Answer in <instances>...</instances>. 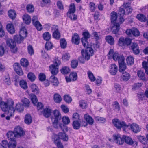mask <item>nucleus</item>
<instances>
[{
	"label": "nucleus",
	"mask_w": 148,
	"mask_h": 148,
	"mask_svg": "<svg viewBox=\"0 0 148 148\" xmlns=\"http://www.w3.org/2000/svg\"><path fill=\"white\" fill-rule=\"evenodd\" d=\"M43 114L44 116L46 118L49 117L51 115V109L46 107L43 110Z\"/></svg>",
	"instance_id": "bb28decb"
},
{
	"label": "nucleus",
	"mask_w": 148,
	"mask_h": 148,
	"mask_svg": "<svg viewBox=\"0 0 148 148\" xmlns=\"http://www.w3.org/2000/svg\"><path fill=\"white\" fill-rule=\"evenodd\" d=\"M75 11V5L73 3L70 4L69 7V10L67 12L74 13Z\"/></svg>",
	"instance_id": "3c124183"
},
{
	"label": "nucleus",
	"mask_w": 148,
	"mask_h": 148,
	"mask_svg": "<svg viewBox=\"0 0 148 148\" xmlns=\"http://www.w3.org/2000/svg\"><path fill=\"white\" fill-rule=\"evenodd\" d=\"M84 118L86 122L90 125H92L94 123V120L93 118L88 114H86L84 115Z\"/></svg>",
	"instance_id": "f3484780"
},
{
	"label": "nucleus",
	"mask_w": 148,
	"mask_h": 148,
	"mask_svg": "<svg viewBox=\"0 0 148 148\" xmlns=\"http://www.w3.org/2000/svg\"><path fill=\"white\" fill-rule=\"evenodd\" d=\"M53 99L55 102L57 103H60L61 101V97L60 95L57 93L54 95Z\"/></svg>",
	"instance_id": "ea45409f"
},
{
	"label": "nucleus",
	"mask_w": 148,
	"mask_h": 148,
	"mask_svg": "<svg viewBox=\"0 0 148 148\" xmlns=\"http://www.w3.org/2000/svg\"><path fill=\"white\" fill-rule=\"evenodd\" d=\"M22 102L23 104V106L25 107H28L29 106L30 101L27 98H24L22 100Z\"/></svg>",
	"instance_id": "864d4df0"
},
{
	"label": "nucleus",
	"mask_w": 148,
	"mask_h": 148,
	"mask_svg": "<svg viewBox=\"0 0 148 148\" xmlns=\"http://www.w3.org/2000/svg\"><path fill=\"white\" fill-rule=\"evenodd\" d=\"M86 48L85 51L83 49L81 50V53L83 57L88 60L90 59V57L93 55L94 51L92 48L88 46Z\"/></svg>",
	"instance_id": "39448f33"
},
{
	"label": "nucleus",
	"mask_w": 148,
	"mask_h": 148,
	"mask_svg": "<svg viewBox=\"0 0 148 148\" xmlns=\"http://www.w3.org/2000/svg\"><path fill=\"white\" fill-rule=\"evenodd\" d=\"M52 36L53 37L57 39H59L60 38V34L59 32L58 31H54L53 33Z\"/></svg>",
	"instance_id": "09e8293b"
},
{
	"label": "nucleus",
	"mask_w": 148,
	"mask_h": 148,
	"mask_svg": "<svg viewBox=\"0 0 148 148\" xmlns=\"http://www.w3.org/2000/svg\"><path fill=\"white\" fill-rule=\"evenodd\" d=\"M130 75L128 73L125 72L123 73L121 76V79L123 81H128L130 78Z\"/></svg>",
	"instance_id": "4be33fe9"
},
{
	"label": "nucleus",
	"mask_w": 148,
	"mask_h": 148,
	"mask_svg": "<svg viewBox=\"0 0 148 148\" xmlns=\"http://www.w3.org/2000/svg\"><path fill=\"white\" fill-rule=\"evenodd\" d=\"M136 18L141 22H145L147 20L146 16L141 14H138L136 16Z\"/></svg>",
	"instance_id": "473e14b6"
},
{
	"label": "nucleus",
	"mask_w": 148,
	"mask_h": 148,
	"mask_svg": "<svg viewBox=\"0 0 148 148\" xmlns=\"http://www.w3.org/2000/svg\"><path fill=\"white\" fill-rule=\"evenodd\" d=\"M80 38L79 35L77 33H75L72 36L71 42L72 43L78 45L80 43Z\"/></svg>",
	"instance_id": "ddd939ff"
},
{
	"label": "nucleus",
	"mask_w": 148,
	"mask_h": 148,
	"mask_svg": "<svg viewBox=\"0 0 148 148\" xmlns=\"http://www.w3.org/2000/svg\"><path fill=\"white\" fill-rule=\"evenodd\" d=\"M20 85L22 88L26 89L27 88V84L26 82L24 80H21L20 81Z\"/></svg>",
	"instance_id": "de8ad7c7"
},
{
	"label": "nucleus",
	"mask_w": 148,
	"mask_h": 148,
	"mask_svg": "<svg viewBox=\"0 0 148 148\" xmlns=\"http://www.w3.org/2000/svg\"><path fill=\"white\" fill-rule=\"evenodd\" d=\"M29 97L32 103L34 105H36L38 101L36 96L34 94H31L29 95Z\"/></svg>",
	"instance_id": "f704fd0d"
},
{
	"label": "nucleus",
	"mask_w": 148,
	"mask_h": 148,
	"mask_svg": "<svg viewBox=\"0 0 148 148\" xmlns=\"http://www.w3.org/2000/svg\"><path fill=\"white\" fill-rule=\"evenodd\" d=\"M53 47V44L51 42H47L45 45V48L47 50L52 49Z\"/></svg>",
	"instance_id": "4d7b16f0"
},
{
	"label": "nucleus",
	"mask_w": 148,
	"mask_h": 148,
	"mask_svg": "<svg viewBox=\"0 0 148 148\" xmlns=\"http://www.w3.org/2000/svg\"><path fill=\"white\" fill-rule=\"evenodd\" d=\"M110 19L112 23H116V21L117 18V13L114 11H112L110 14Z\"/></svg>",
	"instance_id": "b1692460"
},
{
	"label": "nucleus",
	"mask_w": 148,
	"mask_h": 148,
	"mask_svg": "<svg viewBox=\"0 0 148 148\" xmlns=\"http://www.w3.org/2000/svg\"><path fill=\"white\" fill-rule=\"evenodd\" d=\"M14 69L16 73L20 76L23 75V72L19 64L15 63L13 65Z\"/></svg>",
	"instance_id": "0eeeda50"
},
{
	"label": "nucleus",
	"mask_w": 148,
	"mask_h": 148,
	"mask_svg": "<svg viewBox=\"0 0 148 148\" xmlns=\"http://www.w3.org/2000/svg\"><path fill=\"white\" fill-rule=\"evenodd\" d=\"M22 18L23 21L26 24H29L31 21L30 16L27 14L23 15V16Z\"/></svg>",
	"instance_id": "5701e85b"
},
{
	"label": "nucleus",
	"mask_w": 148,
	"mask_h": 148,
	"mask_svg": "<svg viewBox=\"0 0 148 148\" xmlns=\"http://www.w3.org/2000/svg\"><path fill=\"white\" fill-rule=\"evenodd\" d=\"M106 41L110 45H113L114 42V38L110 35L107 36L106 37Z\"/></svg>",
	"instance_id": "2f4dec72"
},
{
	"label": "nucleus",
	"mask_w": 148,
	"mask_h": 148,
	"mask_svg": "<svg viewBox=\"0 0 148 148\" xmlns=\"http://www.w3.org/2000/svg\"><path fill=\"white\" fill-rule=\"evenodd\" d=\"M27 77L28 79L32 82L34 81L36 78L34 74L32 73H29L27 75Z\"/></svg>",
	"instance_id": "6e6d98bb"
},
{
	"label": "nucleus",
	"mask_w": 148,
	"mask_h": 148,
	"mask_svg": "<svg viewBox=\"0 0 148 148\" xmlns=\"http://www.w3.org/2000/svg\"><path fill=\"white\" fill-rule=\"evenodd\" d=\"M6 28L10 33L13 34L15 33V29L13 25L12 24H8L6 25Z\"/></svg>",
	"instance_id": "c85d7f7f"
},
{
	"label": "nucleus",
	"mask_w": 148,
	"mask_h": 148,
	"mask_svg": "<svg viewBox=\"0 0 148 148\" xmlns=\"http://www.w3.org/2000/svg\"><path fill=\"white\" fill-rule=\"evenodd\" d=\"M72 126L74 129L75 130H78L79 129L81 126V123L77 120H75L73 122Z\"/></svg>",
	"instance_id": "cd10ccee"
},
{
	"label": "nucleus",
	"mask_w": 148,
	"mask_h": 148,
	"mask_svg": "<svg viewBox=\"0 0 148 148\" xmlns=\"http://www.w3.org/2000/svg\"><path fill=\"white\" fill-rule=\"evenodd\" d=\"M79 106L83 109L86 108L87 104L86 102L84 100H81L79 101Z\"/></svg>",
	"instance_id": "8fccbe9b"
},
{
	"label": "nucleus",
	"mask_w": 148,
	"mask_h": 148,
	"mask_svg": "<svg viewBox=\"0 0 148 148\" xmlns=\"http://www.w3.org/2000/svg\"><path fill=\"white\" fill-rule=\"evenodd\" d=\"M53 114V117L51 119L53 125L54 127L57 128L58 121L61 119V115L59 111L57 110H54Z\"/></svg>",
	"instance_id": "20e7f679"
},
{
	"label": "nucleus",
	"mask_w": 148,
	"mask_h": 148,
	"mask_svg": "<svg viewBox=\"0 0 148 148\" xmlns=\"http://www.w3.org/2000/svg\"><path fill=\"white\" fill-rule=\"evenodd\" d=\"M6 136L8 139L10 140H16L15 138L17 137L14 132L9 131L6 134Z\"/></svg>",
	"instance_id": "aec40b11"
},
{
	"label": "nucleus",
	"mask_w": 148,
	"mask_h": 148,
	"mask_svg": "<svg viewBox=\"0 0 148 148\" xmlns=\"http://www.w3.org/2000/svg\"><path fill=\"white\" fill-rule=\"evenodd\" d=\"M6 44L10 48L14 47L16 45V42L12 39H8L6 41Z\"/></svg>",
	"instance_id": "c756f323"
},
{
	"label": "nucleus",
	"mask_w": 148,
	"mask_h": 148,
	"mask_svg": "<svg viewBox=\"0 0 148 148\" xmlns=\"http://www.w3.org/2000/svg\"><path fill=\"white\" fill-rule=\"evenodd\" d=\"M67 15L71 20H75L77 19V16L74 13L67 12Z\"/></svg>",
	"instance_id": "052dcab7"
},
{
	"label": "nucleus",
	"mask_w": 148,
	"mask_h": 148,
	"mask_svg": "<svg viewBox=\"0 0 148 148\" xmlns=\"http://www.w3.org/2000/svg\"><path fill=\"white\" fill-rule=\"evenodd\" d=\"M1 145L3 148H7L8 145V142L5 140H3L0 143Z\"/></svg>",
	"instance_id": "774afa93"
},
{
	"label": "nucleus",
	"mask_w": 148,
	"mask_h": 148,
	"mask_svg": "<svg viewBox=\"0 0 148 148\" xmlns=\"http://www.w3.org/2000/svg\"><path fill=\"white\" fill-rule=\"evenodd\" d=\"M27 32L25 28L24 27H22L20 29V30L19 32V34L25 37L27 36Z\"/></svg>",
	"instance_id": "a19ab883"
},
{
	"label": "nucleus",
	"mask_w": 148,
	"mask_h": 148,
	"mask_svg": "<svg viewBox=\"0 0 148 148\" xmlns=\"http://www.w3.org/2000/svg\"><path fill=\"white\" fill-rule=\"evenodd\" d=\"M27 50L28 53L30 55H32L34 54V49L32 45H29L28 46Z\"/></svg>",
	"instance_id": "338daca9"
},
{
	"label": "nucleus",
	"mask_w": 148,
	"mask_h": 148,
	"mask_svg": "<svg viewBox=\"0 0 148 148\" xmlns=\"http://www.w3.org/2000/svg\"><path fill=\"white\" fill-rule=\"evenodd\" d=\"M123 137L125 143L130 145H132L134 142H135L136 143V142L133 141L132 139L129 136L124 135L123 136Z\"/></svg>",
	"instance_id": "a878e982"
},
{
	"label": "nucleus",
	"mask_w": 148,
	"mask_h": 148,
	"mask_svg": "<svg viewBox=\"0 0 148 148\" xmlns=\"http://www.w3.org/2000/svg\"><path fill=\"white\" fill-rule=\"evenodd\" d=\"M70 56L69 53H65L62 55V59L64 61L69 60L70 58Z\"/></svg>",
	"instance_id": "69168bd1"
},
{
	"label": "nucleus",
	"mask_w": 148,
	"mask_h": 148,
	"mask_svg": "<svg viewBox=\"0 0 148 148\" xmlns=\"http://www.w3.org/2000/svg\"><path fill=\"white\" fill-rule=\"evenodd\" d=\"M56 136L59 139H61L64 141H67L68 139V136L65 132H59L58 135H55L53 138H55Z\"/></svg>",
	"instance_id": "4468645a"
},
{
	"label": "nucleus",
	"mask_w": 148,
	"mask_h": 148,
	"mask_svg": "<svg viewBox=\"0 0 148 148\" xmlns=\"http://www.w3.org/2000/svg\"><path fill=\"white\" fill-rule=\"evenodd\" d=\"M131 42V39L129 38H124L123 37H120L118 41L119 45L121 47L125 46H128L130 45Z\"/></svg>",
	"instance_id": "423d86ee"
},
{
	"label": "nucleus",
	"mask_w": 148,
	"mask_h": 148,
	"mask_svg": "<svg viewBox=\"0 0 148 148\" xmlns=\"http://www.w3.org/2000/svg\"><path fill=\"white\" fill-rule=\"evenodd\" d=\"M119 65V71L122 73L127 68V65L125 62V59L119 61L118 62Z\"/></svg>",
	"instance_id": "6e6552de"
},
{
	"label": "nucleus",
	"mask_w": 148,
	"mask_h": 148,
	"mask_svg": "<svg viewBox=\"0 0 148 148\" xmlns=\"http://www.w3.org/2000/svg\"><path fill=\"white\" fill-rule=\"evenodd\" d=\"M20 63L22 66L27 67L29 65L28 60L25 58H22L20 60Z\"/></svg>",
	"instance_id": "e433bc0d"
},
{
	"label": "nucleus",
	"mask_w": 148,
	"mask_h": 148,
	"mask_svg": "<svg viewBox=\"0 0 148 148\" xmlns=\"http://www.w3.org/2000/svg\"><path fill=\"white\" fill-rule=\"evenodd\" d=\"M140 33L138 30L135 28L132 29V35L135 36H138L140 35Z\"/></svg>",
	"instance_id": "0e129e2a"
},
{
	"label": "nucleus",
	"mask_w": 148,
	"mask_h": 148,
	"mask_svg": "<svg viewBox=\"0 0 148 148\" xmlns=\"http://www.w3.org/2000/svg\"><path fill=\"white\" fill-rule=\"evenodd\" d=\"M60 44L62 48L65 49L66 47L67 42L66 40L64 38L60 40Z\"/></svg>",
	"instance_id": "49530a36"
},
{
	"label": "nucleus",
	"mask_w": 148,
	"mask_h": 148,
	"mask_svg": "<svg viewBox=\"0 0 148 148\" xmlns=\"http://www.w3.org/2000/svg\"><path fill=\"white\" fill-rule=\"evenodd\" d=\"M33 24L38 31H40L42 29V26L39 21L35 22Z\"/></svg>",
	"instance_id": "4c0bfd02"
},
{
	"label": "nucleus",
	"mask_w": 148,
	"mask_h": 148,
	"mask_svg": "<svg viewBox=\"0 0 148 148\" xmlns=\"http://www.w3.org/2000/svg\"><path fill=\"white\" fill-rule=\"evenodd\" d=\"M131 49L133 53L135 55L138 54L140 52L139 47L138 44L135 42L132 43L131 46Z\"/></svg>",
	"instance_id": "9d476101"
},
{
	"label": "nucleus",
	"mask_w": 148,
	"mask_h": 148,
	"mask_svg": "<svg viewBox=\"0 0 148 148\" xmlns=\"http://www.w3.org/2000/svg\"><path fill=\"white\" fill-rule=\"evenodd\" d=\"M30 88L32 92L36 94H39V89L36 84H32L30 86Z\"/></svg>",
	"instance_id": "7c9ffc66"
},
{
	"label": "nucleus",
	"mask_w": 148,
	"mask_h": 148,
	"mask_svg": "<svg viewBox=\"0 0 148 148\" xmlns=\"http://www.w3.org/2000/svg\"><path fill=\"white\" fill-rule=\"evenodd\" d=\"M88 75L89 79L91 81L94 82L95 80V77L92 72L90 71H88Z\"/></svg>",
	"instance_id": "bf43d9fd"
},
{
	"label": "nucleus",
	"mask_w": 148,
	"mask_h": 148,
	"mask_svg": "<svg viewBox=\"0 0 148 148\" xmlns=\"http://www.w3.org/2000/svg\"><path fill=\"white\" fill-rule=\"evenodd\" d=\"M112 106L114 110L119 111L120 110V106L119 103L116 101H115L112 104Z\"/></svg>",
	"instance_id": "13d9d810"
},
{
	"label": "nucleus",
	"mask_w": 148,
	"mask_h": 148,
	"mask_svg": "<svg viewBox=\"0 0 148 148\" xmlns=\"http://www.w3.org/2000/svg\"><path fill=\"white\" fill-rule=\"evenodd\" d=\"M118 71V67L115 64H112L110 66L109 71L110 74L112 75H115Z\"/></svg>",
	"instance_id": "2eb2a0df"
},
{
	"label": "nucleus",
	"mask_w": 148,
	"mask_h": 148,
	"mask_svg": "<svg viewBox=\"0 0 148 148\" xmlns=\"http://www.w3.org/2000/svg\"><path fill=\"white\" fill-rule=\"evenodd\" d=\"M71 67L73 69L76 68L78 65V61L76 60H73L71 62Z\"/></svg>",
	"instance_id": "680f3d73"
},
{
	"label": "nucleus",
	"mask_w": 148,
	"mask_h": 148,
	"mask_svg": "<svg viewBox=\"0 0 148 148\" xmlns=\"http://www.w3.org/2000/svg\"><path fill=\"white\" fill-rule=\"evenodd\" d=\"M14 132L17 137L23 136L24 134V132L23 129L19 126L15 128Z\"/></svg>",
	"instance_id": "1a4fd4ad"
},
{
	"label": "nucleus",
	"mask_w": 148,
	"mask_h": 148,
	"mask_svg": "<svg viewBox=\"0 0 148 148\" xmlns=\"http://www.w3.org/2000/svg\"><path fill=\"white\" fill-rule=\"evenodd\" d=\"M113 137L114 140L116 141L117 143L120 145H122L123 144L124 139L123 137L121 138L119 134L114 135Z\"/></svg>",
	"instance_id": "dca6fc26"
},
{
	"label": "nucleus",
	"mask_w": 148,
	"mask_h": 148,
	"mask_svg": "<svg viewBox=\"0 0 148 148\" xmlns=\"http://www.w3.org/2000/svg\"><path fill=\"white\" fill-rule=\"evenodd\" d=\"M49 69L52 75H56L58 73V68L52 64L49 66Z\"/></svg>",
	"instance_id": "f8f14e48"
},
{
	"label": "nucleus",
	"mask_w": 148,
	"mask_h": 148,
	"mask_svg": "<svg viewBox=\"0 0 148 148\" xmlns=\"http://www.w3.org/2000/svg\"><path fill=\"white\" fill-rule=\"evenodd\" d=\"M65 78L67 82L75 81L77 78V73H76L73 72L71 73L69 77H66Z\"/></svg>",
	"instance_id": "9b49d317"
},
{
	"label": "nucleus",
	"mask_w": 148,
	"mask_h": 148,
	"mask_svg": "<svg viewBox=\"0 0 148 148\" xmlns=\"http://www.w3.org/2000/svg\"><path fill=\"white\" fill-rule=\"evenodd\" d=\"M1 108L3 111H6L8 110V106L7 103L2 101L0 103Z\"/></svg>",
	"instance_id": "c9c22d12"
},
{
	"label": "nucleus",
	"mask_w": 148,
	"mask_h": 148,
	"mask_svg": "<svg viewBox=\"0 0 148 148\" xmlns=\"http://www.w3.org/2000/svg\"><path fill=\"white\" fill-rule=\"evenodd\" d=\"M126 60L127 64L128 65H130L133 64L134 61V58L131 56L128 57L126 59Z\"/></svg>",
	"instance_id": "5fc2aeb1"
},
{
	"label": "nucleus",
	"mask_w": 148,
	"mask_h": 148,
	"mask_svg": "<svg viewBox=\"0 0 148 148\" xmlns=\"http://www.w3.org/2000/svg\"><path fill=\"white\" fill-rule=\"evenodd\" d=\"M82 35L83 36L82 38L83 39H87L89 38L90 37V35L88 31H85L83 32Z\"/></svg>",
	"instance_id": "e2e57ef3"
},
{
	"label": "nucleus",
	"mask_w": 148,
	"mask_h": 148,
	"mask_svg": "<svg viewBox=\"0 0 148 148\" xmlns=\"http://www.w3.org/2000/svg\"><path fill=\"white\" fill-rule=\"evenodd\" d=\"M17 143L16 140H10L8 143L9 148H15L16 146Z\"/></svg>",
	"instance_id": "79ce46f5"
},
{
	"label": "nucleus",
	"mask_w": 148,
	"mask_h": 148,
	"mask_svg": "<svg viewBox=\"0 0 148 148\" xmlns=\"http://www.w3.org/2000/svg\"><path fill=\"white\" fill-rule=\"evenodd\" d=\"M25 123L29 125L31 123L32 121L31 116L29 114L26 115L25 118Z\"/></svg>",
	"instance_id": "72a5a7b5"
},
{
	"label": "nucleus",
	"mask_w": 148,
	"mask_h": 148,
	"mask_svg": "<svg viewBox=\"0 0 148 148\" xmlns=\"http://www.w3.org/2000/svg\"><path fill=\"white\" fill-rule=\"evenodd\" d=\"M55 75H51L49 78V80L51 82L53 83V85L55 86H57L59 82L57 78Z\"/></svg>",
	"instance_id": "412c9836"
},
{
	"label": "nucleus",
	"mask_w": 148,
	"mask_h": 148,
	"mask_svg": "<svg viewBox=\"0 0 148 148\" xmlns=\"http://www.w3.org/2000/svg\"><path fill=\"white\" fill-rule=\"evenodd\" d=\"M53 140L58 148H64L63 145L61 142L60 140L56 136L55 138H53Z\"/></svg>",
	"instance_id": "a211bd4d"
},
{
	"label": "nucleus",
	"mask_w": 148,
	"mask_h": 148,
	"mask_svg": "<svg viewBox=\"0 0 148 148\" xmlns=\"http://www.w3.org/2000/svg\"><path fill=\"white\" fill-rule=\"evenodd\" d=\"M112 123L115 127L118 129L123 128V131H126V129L129 127L131 130L135 133L139 132L140 131V128L136 123H132L127 125L124 121H120L119 119H115L112 120Z\"/></svg>",
	"instance_id": "f257e3e1"
},
{
	"label": "nucleus",
	"mask_w": 148,
	"mask_h": 148,
	"mask_svg": "<svg viewBox=\"0 0 148 148\" xmlns=\"http://www.w3.org/2000/svg\"><path fill=\"white\" fill-rule=\"evenodd\" d=\"M8 14L10 18L12 19L15 18L16 15V13L14 10H10L9 11Z\"/></svg>",
	"instance_id": "58836bf2"
},
{
	"label": "nucleus",
	"mask_w": 148,
	"mask_h": 148,
	"mask_svg": "<svg viewBox=\"0 0 148 148\" xmlns=\"http://www.w3.org/2000/svg\"><path fill=\"white\" fill-rule=\"evenodd\" d=\"M27 11L29 13H32L34 10V7L33 5L31 4H28L26 7Z\"/></svg>",
	"instance_id": "603ef678"
},
{
	"label": "nucleus",
	"mask_w": 148,
	"mask_h": 148,
	"mask_svg": "<svg viewBox=\"0 0 148 148\" xmlns=\"http://www.w3.org/2000/svg\"><path fill=\"white\" fill-rule=\"evenodd\" d=\"M137 75L138 77L141 79L145 80L146 79L145 77V74L144 72L141 70H139L137 72Z\"/></svg>",
	"instance_id": "37998d69"
},
{
	"label": "nucleus",
	"mask_w": 148,
	"mask_h": 148,
	"mask_svg": "<svg viewBox=\"0 0 148 148\" xmlns=\"http://www.w3.org/2000/svg\"><path fill=\"white\" fill-rule=\"evenodd\" d=\"M61 73L64 74L69 73L70 72L69 68L67 66L63 67L60 70Z\"/></svg>",
	"instance_id": "c03bdc74"
},
{
	"label": "nucleus",
	"mask_w": 148,
	"mask_h": 148,
	"mask_svg": "<svg viewBox=\"0 0 148 148\" xmlns=\"http://www.w3.org/2000/svg\"><path fill=\"white\" fill-rule=\"evenodd\" d=\"M120 25L119 23H116L113 24V26L112 28V32L113 34H115L117 36V34L120 29Z\"/></svg>",
	"instance_id": "6ab92c4d"
},
{
	"label": "nucleus",
	"mask_w": 148,
	"mask_h": 148,
	"mask_svg": "<svg viewBox=\"0 0 148 148\" xmlns=\"http://www.w3.org/2000/svg\"><path fill=\"white\" fill-rule=\"evenodd\" d=\"M14 39L18 43H20L23 41L24 36L20 34L15 35Z\"/></svg>",
	"instance_id": "393cba45"
},
{
	"label": "nucleus",
	"mask_w": 148,
	"mask_h": 148,
	"mask_svg": "<svg viewBox=\"0 0 148 148\" xmlns=\"http://www.w3.org/2000/svg\"><path fill=\"white\" fill-rule=\"evenodd\" d=\"M109 58L112 57L113 60L115 61H118V62L122 60L125 59L124 57L122 55L119 54L117 52H114L113 49H110L108 54Z\"/></svg>",
	"instance_id": "7ed1b4c3"
},
{
	"label": "nucleus",
	"mask_w": 148,
	"mask_h": 148,
	"mask_svg": "<svg viewBox=\"0 0 148 148\" xmlns=\"http://www.w3.org/2000/svg\"><path fill=\"white\" fill-rule=\"evenodd\" d=\"M44 39L46 41H49L51 38V34L48 32L44 33L43 35Z\"/></svg>",
	"instance_id": "a18cd8bd"
},
{
	"label": "nucleus",
	"mask_w": 148,
	"mask_h": 148,
	"mask_svg": "<svg viewBox=\"0 0 148 148\" xmlns=\"http://www.w3.org/2000/svg\"><path fill=\"white\" fill-rule=\"evenodd\" d=\"M14 105L13 101L11 102V104L9 106L8 110V113H10V115L12 116L14 113L15 110H16L18 111L21 112L23 110V105L20 103H17L15 108L13 107Z\"/></svg>",
	"instance_id": "f03ea898"
}]
</instances>
